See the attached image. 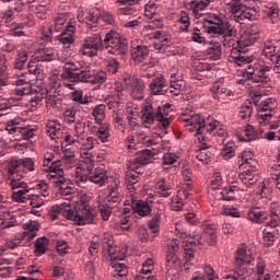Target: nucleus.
I'll return each mask as SVG.
<instances>
[{"mask_svg": "<svg viewBox=\"0 0 280 280\" xmlns=\"http://www.w3.org/2000/svg\"><path fill=\"white\" fill-rule=\"evenodd\" d=\"M95 148L93 138H88V144H83L81 149V163L82 167H75V182L77 183H94L98 187H104L108 183V174L102 166L95 167L93 155L89 152Z\"/></svg>", "mask_w": 280, "mask_h": 280, "instance_id": "f257e3e1", "label": "nucleus"}, {"mask_svg": "<svg viewBox=\"0 0 280 280\" xmlns=\"http://www.w3.org/2000/svg\"><path fill=\"white\" fill-rule=\"evenodd\" d=\"M259 39V33L247 31L244 35L241 36L238 40L233 38V42L230 46L224 47H232L230 50L229 62L235 65V67H246V65H250L253 62V58L246 52L248 49L246 47H250V45H255Z\"/></svg>", "mask_w": 280, "mask_h": 280, "instance_id": "f03ea898", "label": "nucleus"}, {"mask_svg": "<svg viewBox=\"0 0 280 280\" xmlns=\"http://www.w3.org/2000/svg\"><path fill=\"white\" fill-rule=\"evenodd\" d=\"M205 25H209L207 28L208 34H214L221 36L223 47H229L233 43L237 31L231 22L224 21L220 15L212 13L205 20Z\"/></svg>", "mask_w": 280, "mask_h": 280, "instance_id": "7ed1b4c3", "label": "nucleus"}, {"mask_svg": "<svg viewBox=\"0 0 280 280\" xmlns=\"http://www.w3.org/2000/svg\"><path fill=\"white\" fill-rule=\"evenodd\" d=\"M60 160H54V153L44 154L43 167L47 172V178L57 189H67L69 182L65 178V171L60 167Z\"/></svg>", "mask_w": 280, "mask_h": 280, "instance_id": "20e7f679", "label": "nucleus"}, {"mask_svg": "<svg viewBox=\"0 0 280 280\" xmlns=\"http://www.w3.org/2000/svg\"><path fill=\"white\" fill-rule=\"evenodd\" d=\"M271 65L260 61L259 63L248 65L243 69V78L252 80L258 86H270L272 80L270 79Z\"/></svg>", "mask_w": 280, "mask_h": 280, "instance_id": "39448f33", "label": "nucleus"}, {"mask_svg": "<svg viewBox=\"0 0 280 280\" xmlns=\"http://www.w3.org/2000/svg\"><path fill=\"white\" fill-rule=\"evenodd\" d=\"M107 50L112 56H126L128 54V40L121 39V35L115 31L105 34L102 39V51Z\"/></svg>", "mask_w": 280, "mask_h": 280, "instance_id": "423d86ee", "label": "nucleus"}, {"mask_svg": "<svg viewBox=\"0 0 280 280\" xmlns=\"http://www.w3.org/2000/svg\"><path fill=\"white\" fill-rule=\"evenodd\" d=\"M7 176H13L15 178L23 179L27 172H34L36 170L34 160L30 158L24 159H11L7 162Z\"/></svg>", "mask_w": 280, "mask_h": 280, "instance_id": "0eeeda50", "label": "nucleus"}, {"mask_svg": "<svg viewBox=\"0 0 280 280\" xmlns=\"http://www.w3.org/2000/svg\"><path fill=\"white\" fill-rule=\"evenodd\" d=\"M230 8L232 14H234L236 21H257L259 19V7H246L242 3V0H232L230 4H225Z\"/></svg>", "mask_w": 280, "mask_h": 280, "instance_id": "6e6552de", "label": "nucleus"}, {"mask_svg": "<svg viewBox=\"0 0 280 280\" xmlns=\"http://www.w3.org/2000/svg\"><path fill=\"white\" fill-rule=\"evenodd\" d=\"M5 183L11 187V199L13 202H27L31 188L25 180L14 176H7Z\"/></svg>", "mask_w": 280, "mask_h": 280, "instance_id": "1a4fd4ad", "label": "nucleus"}, {"mask_svg": "<svg viewBox=\"0 0 280 280\" xmlns=\"http://www.w3.org/2000/svg\"><path fill=\"white\" fill-rule=\"evenodd\" d=\"M85 128L86 122H82V120L75 121L72 129H70L65 136L63 141L68 145H77V148H80V154L82 155V145L89 144V139H93V137H88L86 142L82 143L84 141L85 137Z\"/></svg>", "mask_w": 280, "mask_h": 280, "instance_id": "9d476101", "label": "nucleus"}, {"mask_svg": "<svg viewBox=\"0 0 280 280\" xmlns=\"http://www.w3.org/2000/svg\"><path fill=\"white\" fill-rule=\"evenodd\" d=\"M250 261H253V256H250L244 247L238 248L234 260L237 276L229 275L225 277V280H248V273H246L247 270L244 266L250 264Z\"/></svg>", "mask_w": 280, "mask_h": 280, "instance_id": "9b49d317", "label": "nucleus"}, {"mask_svg": "<svg viewBox=\"0 0 280 280\" xmlns=\"http://www.w3.org/2000/svg\"><path fill=\"white\" fill-rule=\"evenodd\" d=\"M102 36L93 34L83 38L80 42L79 56H85L86 58H93L97 56L98 51H102Z\"/></svg>", "mask_w": 280, "mask_h": 280, "instance_id": "f8f14e48", "label": "nucleus"}, {"mask_svg": "<svg viewBox=\"0 0 280 280\" xmlns=\"http://www.w3.org/2000/svg\"><path fill=\"white\" fill-rule=\"evenodd\" d=\"M5 130L10 135H13L14 137H21V139H24L27 141L28 139H32L34 137V126H23V119L21 118H12L5 122Z\"/></svg>", "mask_w": 280, "mask_h": 280, "instance_id": "ddd939ff", "label": "nucleus"}, {"mask_svg": "<svg viewBox=\"0 0 280 280\" xmlns=\"http://www.w3.org/2000/svg\"><path fill=\"white\" fill-rule=\"evenodd\" d=\"M279 106L276 97H267L259 103L257 121L260 126H268L275 115V109Z\"/></svg>", "mask_w": 280, "mask_h": 280, "instance_id": "4468645a", "label": "nucleus"}, {"mask_svg": "<svg viewBox=\"0 0 280 280\" xmlns=\"http://www.w3.org/2000/svg\"><path fill=\"white\" fill-rule=\"evenodd\" d=\"M78 219L77 225L82 226L84 224H91L93 220H95V215L97 212L93 207H91V202L84 198L77 203Z\"/></svg>", "mask_w": 280, "mask_h": 280, "instance_id": "2eb2a0df", "label": "nucleus"}, {"mask_svg": "<svg viewBox=\"0 0 280 280\" xmlns=\"http://www.w3.org/2000/svg\"><path fill=\"white\" fill-rule=\"evenodd\" d=\"M262 56L273 62L275 73H280V50L279 47H277V44L270 40L265 42Z\"/></svg>", "mask_w": 280, "mask_h": 280, "instance_id": "dca6fc26", "label": "nucleus"}, {"mask_svg": "<svg viewBox=\"0 0 280 280\" xmlns=\"http://www.w3.org/2000/svg\"><path fill=\"white\" fill-rule=\"evenodd\" d=\"M124 84L128 89H131V97L133 100H143L145 83H143L142 80L137 79L135 75L127 74L124 77Z\"/></svg>", "mask_w": 280, "mask_h": 280, "instance_id": "f3484780", "label": "nucleus"}, {"mask_svg": "<svg viewBox=\"0 0 280 280\" xmlns=\"http://www.w3.org/2000/svg\"><path fill=\"white\" fill-rule=\"evenodd\" d=\"M183 122L186 128H188L189 132H195L197 137H202V132L207 130V124L200 114H194L190 117L183 118Z\"/></svg>", "mask_w": 280, "mask_h": 280, "instance_id": "a211bd4d", "label": "nucleus"}, {"mask_svg": "<svg viewBox=\"0 0 280 280\" xmlns=\"http://www.w3.org/2000/svg\"><path fill=\"white\" fill-rule=\"evenodd\" d=\"M180 250V241L177 238L167 241V255H166V270H172L174 266L179 264L178 257H176V253Z\"/></svg>", "mask_w": 280, "mask_h": 280, "instance_id": "6ab92c4d", "label": "nucleus"}, {"mask_svg": "<svg viewBox=\"0 0 280 280\" xmlns=\"http://www.w3.org/2000/svg\"><path fill=\"white\" fill-rule=\"evenodd\" d=\"M213 100L224 102L228 97H233V91L224 86V78L218 79L210 89Z\"/></svg>", "mask_w": 280, "mask_h": 280, "instance_id": "aec40b11", "label": "nucleus"}, {"mask_svg": "<svg viewBox=\"0 0 280 280\" xmlns=\"http://www.w3.org/2000/svg\"><path fill=\"white\" fill-rule=\"evenodd\" d=\"M62 80H68V82H89L91 80V70L82 69L78 71H62L61 73Z\"/></svg>", "mask_w": 280, "mask_h": 280, "instance_id": "412c9836", "label": "nucleus"}, {"mask_svg": "<svg viewBox=\"0 0 280 280\" xmlns=\"http://www.w3.org/2000/svg\"><path fill=\"white\" fill-rule=\"evenodd\" d=\"M75 25L73 23L68 24L63 31H61L60 35L58 36L59 43L63 46L65 49H69L75 39Z\"/></svg>", "mask_w": 280, "mask_h": 280, "instance_id": "4be33fe9", "label": "nucleus"}, {"mask_svg": "<svg viewBox=\"0 0 280 280\" xmlns=\"http://www.w3.org/2000/svg\"><path fill=\"white\" fill-rule=\"evenodd\" d=\"M236 137L241 141H255L256 139H264V129L255 128L253 125L245 126L244 136L240 132L236 133Z\"/></svg>", "mask_w": 280, "mask_h": 280, "instance_id": "5701e85b", "label": "nucleus"}, {"mask_svg": "<svg viewBox=\"0 0 280 280\" xmlns=\"http://www.w3.org/2000/svg\"><path fill=\"white\" fill-rule=\"evenodd\" d=\"M152 198H148L147 200H137L133 203L132 209L135 213L145 218V215H150V213H152Z\"/></svg>", "mask_w": 280, "mask_h": 280, "instance_id": "b1692460", "label": "nucleus"}, {"mask_svg": "<svg viewBox=\"0 0 280 280\" xmlns=\"http://www.w3.org/2000/svg\"><path fill=\"white\" fill-rule=\"evenodd\" d=\"M170 108H172L170 103H165L162 107H155L156 120L161 124L164 130L170 128V118H167V115H170Z\"/></svg>", "mask_w": 280, "mask_h": 280, "instance_id": "393cba45", "label": "nucleus"}, {"mask_svg": "<svg viewBox=\"0 0 280 280\" xmlns=\"http://www.w3.org/2000/svg\"><path fill=\"white\" fill-rule=\"evenodd\" d=\"M156 108L152 106V104L147 103L142 110L141 121L148 128V126H152L154 121H156Z\"/></svg>", "mask_w": 280, "mask_h": 280, "instance_id": "a878e982", "label": "nucleus"}, {"mask_svg": "<svg viewBox=\"0 0 280 280\" xmlns=\"http://www.w3.org/2000/svg\"><path fill=\"white\" fill-rule=\"evenodd\" d=\"M107 202H119V179L112 178V183L105 189Z\"/></svg>", "mask_w": 280, "mask_h": 280, "instance_id": "bb28decb", "label": "nucleus"}, {"mask_svg": "<svg viewBox=\"0 0 280 280\" xmlns=\"http://www.w3.org/2000/svg\"><path fill=\"white\" fill-rule=\"evenodd\" d=\"M102 244H103V250L104 253H107L110 256V259H114V261H121L124 257L115 256V241H113V236L110 234H106L102 238Z\"/></svg>", "mask_w": 280, "mask_h": 280, "instance_id": "cd10ccee", "label": "nucleus"}, {"mask_svg": "<svg viewBox=\"0 0 280 280\" xmlns=\"http://www.w3.org/2000/svg\"><path fill=\"white\" fill-rule=\"evenodd\" d=\"M149 88L151 95H165L167 93V84L165 83V78L163 77L153 79Z\"/></svg>", "mask_w": 280, "mask_h": 280, "instance_id": "c85d7f7f", "label": "nucleus"}, {"mask_svg": "<svg viewBox=\"0 0 280 280\" xmlns=\"http://www.w3.org/2000/svg\"><path fill=\"white\" fill-rule=\"evenodd\" d=\"M202 226L208 244L210 246H215L218 242V225L214 223L206 222L202 224Z\"/></svg>", "mask_w": 280, "mask_h": 280, "instance_id": "c756f323", "label": "nucleus"}, {"mask_svg": "<svg viewBox=\"0 0 280 280\" xmlns=\"http://www.w3.org/2000/svg\"><path fill=\"white\" fill-rule=\"evenodd\" d=\"M255 167H246L241 174H238V178L245 187H250V185H255L257 183V175L255 174Z\"/></svg>", "mask_w": 280, "mask_h": 280, "instance_id": "7c9ffc66", "label": "nucleus"}, {"mask_svg": "<svg viewBox=\"0 0 280 280\" xmlns=\"http://www.w3.org/2000/svg\"><path fill=\"white\" fill-rule=\"evenodd\" d=\"M150 56V49L145 45H138L131 49V58L135 62H143Z\"/></svg>", "mask_w": 280, "mask_h": 280, "instance_id": "2f4dec72", "label": "nucleus"}, {"mask_svg": "<svg viewBox=\"0 0 280 280\" xmlns=\"http://www.w3.org/2000/svg\"><path fill=\"white\" fill-rule=\"evenodd\" d=\"M279 212H280L279 202L272 201L269 207V214H268L269 221H267L269 226L271 228L279 226V222H280Z\"/></svg>", "mask_w": 280, "mask_h": 280, "instance_id": "473e14b6", "label": "nucleus"}, {"mask_svg": "<svg viewBox=\"0 0 280 280\" xmlns=\"http://www.w3.org/2000/svg\"><path fill=\"white\" fill-rule=\"evenodd\" d=\"M266 272V261L262 258H257L256 260V280H272L275 275L265 273Z\"/></svg>", "mask_w": 280, "mask_h": 280, "instance_id": "72a5a7b5", "label": "nucleus"}, {"mask_svg": "<svg viewBox=\"0 0 280 280\" xmlns=\"http://www.w3.org/2000/svg\"><path fill=\"white\" fill-rule=\"evenodd\" d=\"M247 218L252 222L261 224V222H266V220H268V212L260 210L259 208H252L248 210Z\"/></svg>", "mask_w": 280, "mask_h": 280, "instance_id": "f704fd0d", "label": "nucleus"}, {"mask_svg": "<svg viewBox=\"0 0 280 280\" xmlns=\"http://www.w3.org/2000/svg\"><path fill=\"white\" fill-rule=\"evenodd\" d=\"M27 71L30 75H35L37 81H43V78H45V70L40 63L37 61L31 60L27 63Z\"/></svg>", "mask_w": 280, "mask_h": 280, "instance_id": "c9c22d12", "label": "nucleus"}, {"mask_svg": "<svg viewBox=\"0 0 280 280\" xmlns=\"http://www.w3.org/2000/svg\"><path fill=\"white\" fill-rule=\"evenodd\" d=\"M35 58L38 62H51V60H56V52L54 48H39Z\"/></svg>", "mask_w": 280, "mask_h": 280, "instance_id": "e433bc0d", "label": "nucleus"}, {"mask_svg": "<svg viewBox=\"0 0 280 280\" xmlns=\"http://www.w3.org/2000/svg\"><path fill=\"white\" fill-rule=\"evenodd\" d=\"M270 229H275L272 226H270V224H266V228L262 232V242L265 246H272V244H275V240H277L279 233L277 232V230H270Z\"/></svg>", "mask_w": 280, "mask_h": 280, "instance_id": "4c0bfd02", "label": "nucleus"}, {"mask_svg": "<svg viewBox=\"0 0 280 280\" xmlns=\"http://www.w3.org/2000/svg\"><path fill=\"white\" fill-rule=\"evenodd\" d=\"M28 58L30 52H27V50H18L13 61V68L18 71H23V69H25V62H27Z\"/></svg>", "mask_w": 280, "mask_h": 280, "instance_id": "58836bf2", "label": "nucleus"}, {"mask_svg": "<svg viewBox=\"0 0 280 280\" xmlns=\"http://www.w3.org/2000/svg\"><path fill=\"white\" fill-rule=\"evenodd\" d=\"M198 141L199 143H201V149L199 150V152L197 153V159L198 161H200L201 163H209V154H207V148H211V143L209 142V140H207L205 137H198Z\"/></svg>", "mask_w": 280, "mask_h": 280, "instance_id": "ea45409f", "label": "nucleus"}, {"mask_svg": "<svg viewBox=\"0 0 280 280\" xmlns=\"http://www.w3.org/2000/svg\"><path fill=\"white\" fill-rule=\"evenodd\" d=\"M62 130V125L58 120H48L46 124V133L50 139H56Z\"/></svg>", "mask_w": 280, "mask_h": 280, "instance_id": "a19ab883", "label": "nucleus"}, {"mask_svg": "<svg viewBox=\"0 0 280 280\" xmlns=\"http://www.w3.org/2000/svg\"><path fill=\"white\" fill-rule=\"evenodd\" d=\"M206 132H209V135H213L214 137H224V135H226V130L220 126V121L218 120L207 122Z\"/></svg>", "mask_w": 280, "mask_h": 280, "instance_id": "79ce46f5", "label": "nucleus"}, {"mask_svg": "<svg viewBox=\"0 0 280 280\" xmlns=\"http://www.w3.org/2000/svg\"><path fill=\"white\" fill-rule=\"evenodd\" d=\"M155 191H158L162 198L172 196V187L165 178H161L155 183Z\"/></svg>", "mask_w": 280, "mask_h": 280, "instance_id": "37998d69", "label": "nucleus"}, {"mask_svg": "<svg viewBox=\"0 0 280 280\" xmlns=\"http://www.w3.org/2000/svg\"><path fill=\"white\" fill-rule=\"evenodd\" d=\"M155 30L156 28H154V24L149 23L144 25L142 32L144 36L150 40H152L153 38H160L162 40H165V38L163 37V31H155Z\"/></svg>", "mask_w": 280, "mask_h": 280, "instance_id": "c03bdc74", "label": "nucleus"}, {"mask_svg": "<svg viewBox=\"0 0 280 280\" xmlns=\"http://www.w3.org/2000/svg\"><path fill=\"white\" fill-rule=\"evenodd\" d=\"M23 229H24L25 237H27V240H34L40 226L36 221H28L23 225Z\"/></svg>", "mask_w": 280, "mask_h": 280, "instance_id": "a18cd8bd", "label": "nucleus"}, {"mask_svg": "<svg viewBox=\"0 0 280 280\" xmlns=\"http://www.w3.org/2000/svg\"><path fill=\"white\" fill-rule=\"evenodd\" d=\"M207 54L210 60H221L222 59V45L220 43H213L207 49Z\"/></svg>", "mask_w": 280, "mask_h": 280, "instance_id": "49530a36", "label": "nucleus"}, {"mask_svg": "<svg viewBox=\"0 0 280 280\" xmlns=\"http://www.w3.org/2000/svg\"><path fill=\"white\" fill-rule=\"evenodd\" d=\"M205 8H207V4L201 0H191L189 2V11L195 14L196 19H200V16H202V10H205Z\"/></svg>", "mask_w": 280, "mask_h": 280, "instance_id": "de8ad7c7", "label": "nucleus"}, {"mask_svg": "<svg viewBox=\"0 0 280 280\" xmlns=\"http://www.w3.org/2000/svg\"><path fill=\"white\" fill-rule=\"evenodd\" d=\"M69 21L67 13H57L54 16L52 24L50 25L54 32H60L62 30V25Z\"/></svg>", "mask_w": 280, "mask_h": 280, "instance_id": "09e8293b", "label": "nucleus"}, {"mask_svg": "<svg viewBox=\"0 0 280 280\" xmlns=\"http://www.w3.org/2000/svg\"><path fill=\"white\" fill-rule=\"evenodd\" d=\"M100 16H102V11L94 7L90 9L88 15L85 16V21L91 27H95V25H97V21H100Z\"/></svg>", "mask_w": 280, "mask_h": 280, "instance_id": "8fccbe9b", "label": "nucleus"}, {"mask_svg": "<svg viewBox=\"0 0 280 280\" xmlns=\"http://www.w3.org/2000/svg\"><path fill=\"white\" fill-rule=\"evenodd\" d=\"M49 246V238L42 236L35 241V253L37 256L45 255L47 247Z\"/></svg>", "mask_w": 280, "mask_h": 280, "instance_id": "3c124183", "label": "nucleus"}, {"mask_svg": "<svg viewBox=\"0 0 280 280\" xmlns=\"http://www.w3.org/2000/svg\"><path fill=\"white\" fill-rule=\"evenodd\" d=\"M235 150H237L235 142H228L221 151L222 159H224V161H230V159L235 156Z\"/></svg>", "mask_w": 280, "mask_h": 280, "instance_id": "603ef678", "label": "nucleus"}, {"mask_svg": "<svg viewBox=\"0 0 280 280\" xmlns=\"http://www.w3.org/2000/svg\"><path fill=\"white\" fill-rule=\"evenodd\" d=\"M58 75H60V71L57 69L50 71L48 86L51 91H58L60 89V78Z\"/></svg>", "mask_w": 280, "mask_h": 280, "instance_id": "864d4df0", "label": "nucleus"}, {"mask_svg": "<svg viewBox=\"0 0 280 280\" xmlns=\"http://www.w3.org/2000/svg\"><path fill=\"white\" fill-rule=\"evenodd\" d=\"M190 34V40L192 43H197L198 45H207V38L202 36V32L198 27H192L189 31Z\"/></svg>", "mask_w": 280, "mask_h": 280, "instance_id": "5fc2aeb1", "label": "nucleus"}, {"mask_svg": "<svg viewBox=\"0 0 280 280\" xmlns=\"http://www.w3.org/2000/svg\"><path fill=\"white\" fill-rule=\"evenodd\" d=\"M264 12V18L265 19H270L271 23H275L277 19L279 18V8L275 4H269L268 7L265 8Z\"/></svg>", "mask_w": 280, "mask_h": 280, "instance_id": "6e6d98bb", "label": "nucleus"}, {"mask_svg": "<svg viewBox=\"0 0 280 280\" xmlns=\"http://www.w3.org/2000/svg\"><path fill=\"white\" fill-rule=\"evenodd\" d=\"M12 84L15 86H30V78H27V73H15L12 78Z\"/></svg>", "mask_w": 280, "mask_h": 280, "instance_id": "4d7b16f0", "label": "nucleus"}, {"mask_svg": "<svg viewBox=\"0 0 280 280\" xmlns=\"http://www.w3.org/2000/svg\"><path fill=\"white\" fill-rule=\"evenodd\" d=\"M12 106H14V101L12 98L0 100V117H5V115H10Z\"/></svg>", "mask_w": 280, "mask_h": 280, "instance_id": "13d9d810", "label": "nucleus"}, {"mask_svg": "<svg viewBox=\"0 0 280 280\" xmlns=\"http://www.w3.org/2000/svg\"><path fill=\"white\" fill-rule=\"evenodd\" d=\"M250 115H253V103L245 102L241 107L238 118L243 119V121H248V119H250Z\"/></svg>", "mask_w": 280, "mask_h": 280, "instance_id": "bf43d9fd", "label": "nucleus"}, {"mask_svg": "<svg viewBox=\"0 0 280 280\" xmlns=\"http://www.w3.org/2000/svg\"><path fill=\"white\" fill-rule=\"evenodd\" d=\"M108 80V74L104 70H100L95 73L91 72V79L89 82L92 84H104Z\"/></svg>", "mask_w": 280, "mask_h": 280, "instance_id": "052dcab7", "label": "nucleus"}, {"mask_svg": "<svg viewBox=\"0 0 280 280\" xmlns=\"http://www.w3.org/2000/svg\"><path fill=\"white\" fill-rule=\"evenodd\" d=\"M92 115L96 121V124H102L106 117V106L104 105H96L93 108Z\"/></svg>", "mask_w": 280, "mask_h": 280, "instance_id": "680f3d73", "label": "nucleus"}, {"mask_svg": "<svg viewBox=\"0 0 280 280\" xmlns=\"http://www.w3.org/2000/svg\"><path fill=\"white\" fill-rule=\"evenodd\" d=\"M2 229H10L16 224V219L10 214L8 208L2 211Z\"/></svg>", "mask_w": 280, "mask_h": 280, "instance_id": "e2e57ef3", "label": "nucleus"}, {"mask_svg": "<svg viewBox=\"0 0 280 280\" xmlns=\"http://www.w3.org/2000/svg\"><path fill=\"white\" fill-rule=\"evenodd\" d=\"M161 224V213H155L154 217L149 221L148 226L154 236L159 235V226Z\"/></svg>", "mask_w": 280, "mask_h": 280, "instance_id": "0e129e2a", "label": "nucleus"}, {"mask_svg": "<svg viewBox=\"0 0 280 280\" xmlns=\"http://www.w3.org/2000/svg\"><path fill=\"white\" fill-rule=\"evenodd\" d=\"M61 215L66 218V220H73L74 224H78V205L74 208H66L62 210Z\"/></svg>", "mask_w": 280, "mask_h": 280, "instance_id": "69168bd1", "label": "nucleus"}, {"mask_svg": "<svg viewBox=\"0 0 280 280\" xmlns=\"http://www.w3.org/2000/svg\"><path fill=\"white\" fill-rule=\"evenodd\" d=\"M139 174L140 173H137L133 171H127L126 176H125V182H126L128 189H130V187H132V185H137V183H139Z\"/></svg>", "mask_w": 280, "mask_h": 280, "instance_id": "338daca9", "label": "nucleus"}, {"mask_svg": "<svg viewBox=\"0 0 280 280\" xmlns=\"http://www.w3.org/2000/svg\"><path fill=\"white\" fill-rule=\"evenodd\" d=\"M178 154L175 152H166L162 156V165H174V163H178Z\"/></svg>", "mask_w": 280, "mask_h": 280, "instance_id": "774afa93", "label": "nucleus"}]
</instances>
